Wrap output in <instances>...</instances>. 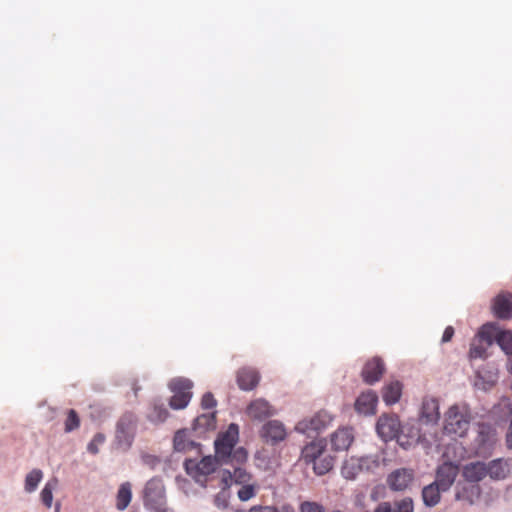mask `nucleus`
Wrapping results in <instances>:
<instances>
[{
  "mask_svg": "<svg viewBox=\"0 0 512 512\" xmlns=\"http://www.w3.org/2000/svg\"><path fill=\"white\" fill-rule=\"evenodd\" d=\"M239 439V429L236 424H230L228 429L219 434L215 440V458L221 464H242L247 460V452L240 447L234 449Z\"/></svg>",
  "mask_w": 512,
  "mask_h": 512,
  "instance_id": "1",
  "label": "nucleus"
},
{
  "mask_svg": "<svg viewBox=\"0 0 512 512\" xmlns=\"http://www.w3.org/2000/svg\"><path fill=\"white\" fill-rule=\"evenodd\" d=\"M471 415L466 405L454 404L445 413L444 432L456 437H464L470 426Z\"/></svg>",
  "mask_w": 512,
  "mask_h": 512,
  "instance_id": "2",
  "label": "nucleus"
},
{
  "mask_svg": "<svg viewBox=\"0 0 512 512\" xmlns=\"http://www.w3.org/2000/svg\"><path fill=\"white\" fill-rule=\"evenodd\" d=\"M168 388L173 393L169 406L174 410L184 409L192 398L193 382L185 377H175L169 381Z\"/></svg>",
  "mask_w": 512,
  "mask_h": 512,
  "instance_id": "3",
  "label": "nucleus"
},
{
  "mask_svg": "<svg viewBox=\"0 0 512 512\" xmlns=\"http://www.w3.org/2000/svg\"><path fill=\"white\" fill-rule=\"evenodd\" d=\"M221 463L212 456H205L201 460L186 459L184 468L189 476L197 483L205 485L208 475L214 473Z\"/></svg>",
  "mask_w": 512,
  "mask_h": 512,
  "instance_id": "4",
  "label": "nucleus"
},
{
  "mask_svg": "<svg viewBox=\"0 0 512 512\" xmlns=\"http://www.w3.org/2000/svg\"><path fill=\"white\" fill-rule=\"evenodd\" d=\"M143 503L149 510H157L166 505V492L163 480L153 477L145 484L143 489Z\"/></svg>",
  "mask_w": 512,
  "mask_h": 512,
  "instance_id": "5",
  "label": "nucleus"
},
{
  "mask_svg": "<svg viewBox=\"0 0 512 512\" xmlns=\"http://www.w3.org/2000/svg\"><path fill=\"white\" fill-rule=\"evenodd\" d=\"M135 421L132 415L122 416L116 428L117 446L122 450L130 448L134 438Z\"/></svg>",
  "mask_w": 512,
  "mask_h": 512,
  "instance_id": "6",
  "label": "nucleus"
},
{
  "mask_svg": "<svg viewBox=\"0 0 512 512\" xmlns=\"http://www.w3.org/2000/svg\"><path fill=\"white\" fill-rule=\"evenodd\" d=\"M376 429L379 436L385 441L392 440L394 438H397L398 441H400L399 433L401 430V424L397 415H382L377 421Z\"/></svg>",
  "mask_w": 512,
  "mask_h": 512,
  "instance_id": "7",
  "label": "nucleus"
},
{
  "mask_svg": "<svg viewBox=\"0 0 512 512\" xmlns=\"http://www.w3.org/2000/svg\"><path fill=\"white\" fill-rule=\"evenodd\" d=\"M477 448L476 455L486 457L491 455L494 444L496 443V432L489 425H479L478 435L476 438Z\"/></svg>",
  "mask_w": 512,
  "mask_h": 512,
  "instance_id": "8",
  "label": "nucleus"
},
{
  "mask_svg": "<svg viewBox=\"0 0 512 512\" xmlns=\"http://www.w3.org/2000/svg\"><path fill=\"white\" fill-rule=\"evenodd\" d=\"M260 436L266 443L276 445L286 439L287 431L282 422L270 420L262 426Z\"/></svg>",
  "mask_w": 512,
  "mask_h": 512,
  "instance_id": "9",
  "label": "nucleus"
},
{
  "mask_svg": "<svg viewBox=\"0 0 512 512\" xmlns=\"http://www.w3.org/2000/svg\"><path fill=\"white\" fill-rule=\"evenodd\" d=\"M332 421V416L326 411H319L309 419H304L296 425V430L302 433L310 431L319 432L326 428Z\"/></svg>",
  "mask_w": 512,
  "mask_h": 512,
  "instance_id": "10",
  "label": "nucleus"
},
{
  "mask_svg": "<svg viewBox=\"0 0 512 512\" xmlns=\"http://www.w3.org/2000/svg\"><path fill=\"white\" fill-rule=\"evenodd\" d=\"M486 465L487 475L495 481L506 479L512 470V460L509 458H497L489 461Z\"/></svg>",
  "mask_w": 512,
  "mask_h": 512,
  "instance_id": "11",
  "label": "nucleus"
},
{
  "mask_svg": "<svg viewBox=\"0 0 512 512\" xmlns=\"http://www.w3.org/2000/svg\"><path fill=\"white\" fill-rule=\"evenodd\" d=\"M459 472L457 465L451 462H444L437 469L435 483L440 486L442 491H447L455 481Z\"/></svg>",
  "mask_w": 512,
  "mask_h": 512,
  "instance_id": "12",
  "label": "nucleus"
},
{
  "mask_svg": "<svg viewBox=\"0 0 512 512\" xmlns=\"http://www.w3.org/2000/svg\"><path fill=\"white\" fill-rule=\"evenodd\" d=\"M384 362L379 357L368 360L361 372L363 381L369 385L378 382L384 374Z\"/></svg>",
  "mask_w": 512,
  "mask_h": 512,
  "instance_id": "13",
  "label": "nucleus"
},
{
  "mask_svg": "<svg viewBox=\"0 0 512 512\" xmlns=\"http://www.w3.org/2000/svg\"><path fill=\"white\" fill-rule=\"evenodd\" d=\"M247 415L257 421H263L275 414V409L265 399L259 398L252 401L246 409Z\"/></svg>",
  "mask_w": 512,
  "mask_h": 512,
  "instance_id": "14",
  "label": "nucleus"
},
{
  "mask_svg": "<svg viewBox=\"0 0 512 512\" xmlns=\"http://www.w3.org/2000/svg\"><path fill=\"white\" fill-rule=\"evenodd\" d=\"M482 489L479 484L466 482L458 484L456 487L455 498L458 501H464L469 505L475 504L481 497Z\"/></svg>",
  "mask_w": 512,
  "mask_h": 512,
  "instance_id": "15",
  "label": "nucleus"
},
{
  "mask_svg": "<svg viewBox=\"0 0 512 512\" xmlns=\"http://www.w3.org/2000/svg\"><path fill=\"white\" fill-rule=\"evenodd\" d=\"M462 476L466 482L478 484L487 475V465L482 461L470 462L464 465Z\"/></svg>",
  "mask_w": 512,
  "mask_h": 512,
  "instance_id": "16",
  "label": "nucleus"
},
{
  "mask_svg": "<svg viewBox=\"0 0 512 512\" xmlns=\"http://www.w3.org/2000/svg\"><path fill=\"white\" fill-rule=\"evenodd\" d=\"M378 396L376 392L367 390L361 393L355 401V410L364 415H371L375 413Z\"/></svg>",
  "mask_w": 512,
  "mask_h": 512,
  "instance_id": "17",
  "label": "nucleus"
},
{
  "mask_svg": "<svg viewBox=\"0 0 512 512\" xmlns=\"http://www.w3.org/2000/svg\"><path fill=\"white\" fill-rule=\"evenodd\" d=\"M493 312L499 319L512 318V294L500 293L493 301Z\"/></svg>",
  "mask_w": 512,
  "mask_h": 512,
  "instance_id": "18",
  "label": "nucleus"
},
{
  "mask_svg": "<svg viewBox=\"0 0 512 512\" xmlns=\"http://www.w3.org/2000/svg\"><path fill=\"white\" fill-rule=\"evenodd\" d=\"M421 420L427 424H436L440 418L439 402L433 397L423 399L421 406Z\"/></svg>",
  "mask_w": 512,
  "mask_h": 512,
  "instance_id": "19",
  "label": "nucleus"
},
{
  "mask_svg": "<svg viewBox=\"0 0 512 512\" xmlns=\"http://www.w3.org/2000/svg\"><path fill=\"white\" fill-rule=\"evenodd\" d=\"M414 477L411 469H398L389 475L388 483L393 490L401 491L406 489Z\"/></svg>",
  "mask_w": 512,
  "mask_h": 512,
  "instance_id": "20",
  "label": "nucleus"
},
{
  "mask_svg": "<svg viewBox=\"0 0 512 512\" xmlns=\"http://www.w3.org/2000/svg\"><path fill=\"white\" fill-rule=\"evenodd\" d=\"M252 475L241 467H235L233 472L225 470L222 473V484H225V488H229L231 483L234 482L238 485H244L252 482Z\"/></svg>",
  "mask_w": 512,
  "mask_h": 512,
  "instance_id": "21",
  "label": "nucleus"
},
{
  "mask_svg": "<svg viewBox=\"0 0 512 512\" xmlns=\"http://www.w3.org/2000/svg\"><path fill=\"white\" fill-rule=\"evenodd\" d=\"M260 375L253 368H242L237 372V384L241 390H253L259 383Z\"/></svg>",
  "mask_w": 512,
  "mask_h": 512,
  "instance_id": "22",
  "label": "nucleus"
},
{
  "mask_svg": "<svg viewBox=\"0 0 512 512\" xmlns=\"http://www.w3.org/2000/svg\"><path fill=\"white\" fill-rule=\"evenodd\" d=\"M326 448V443L322 439H318L312 441L307 444L301 452V459L306 464H312L316 459H318L324 453Z\"/></svg>",
  "mask_w": 512,
  "mask_h": 512,
  "instance_id": "23",
  "label": "nucleus"
},
{
  "mask_svg": "<svg viewBox=\"0 0 512 512\" xmlns=\"http://www.w3.org/2000/svg\"><path fill=\"white\" fill-rule=\"evenodd\" d=\"M354 436L349 428L338 429L331 436V445L335 451L347 450L353 442Z\"/></svg>",
  "mask_w": 512,
  "mask_h": 512,
  "instance_id": "24",
  "label": "nucleus"
},
{
  "mask_svg": "<svg viewBox=\"0 0 512 512\" xmlns=\"http://www.w3.org/2000/svg\"><path fill=\"white\" fill-rule=\"evenodd\" d=\"M367 461V458L356 457H351L345 460L341 469L343 477L349 480L355 479L362 471Z\"/></svg>",
  "mask_w": 512,
  "mask_h": 512,
  "instance_id": "25",
  "label": "nucleus"
},
{
  "mask_svg": "<svg viewBox=\"0 0 512 512\" xmlns=\"http://www.w3.org/2000/svg\"><path fill=\"white\" fill-rule=\"evenodd\" d=\"M402 394V384L398 380L390 381L382 388V398L387 405L395 404Z\"/></svg>",
  "mask_w": 512,
  "mask_h": 512,
  "instance_id": "26",
  "label": "nucleus"
},
{
  "mask_svg": "<svg viewBox=\"0 0 512 512\" xmlns=\"http://www.w3.org/2000/svg\"><path fill=\"white\" fill-rule=\"evenodd\" d=\"M374 512H414L413 501L411 498H404L395 502L393 506L388 502H382Z\"/></svg>",
  "mask_w": 512,
  "mask_h": 512,
  "instance_id": "27",
  "label": "nucleus"
},
{
  "mask_svg": "<svg viewBox=\"0 0 512 512\" xmlns=\"http://www.w3.org/2000/svg\"><path fill=\"white\" fill-rule=\"evenodd\" d=\"M500 332L496 324L486 323L480 328L477 336L480 341L486 343L487 346H491L494 341L497 342V337L500 335Z\"/></svg>",
  "mask_w": 512,
  "mask_h": 512,
  "instance_id": "28",
  "label": "nucleus"
},
{
  "mask_svg": "<svg viewBox=\"0 0 512 512\" xmlns=\"http://www.w3.org/2000/svg\"><path fill=\"white\" fill-rule=\"evenodd\" d=\"M173 444L175 451L178 452H187L198 446L188 438L186 430H179L175 433Z\"/></svg>",
  "mask_w": 512,
  "mask_h": 512,
  "instance_id": "29",
  "label": "nucleus"
},
{
  "mask_svg": "<svg viewBox=\"0 0 512 512\" xmlns=\"http://www.w3.org/2000/svg\"><path fill=\"white\" fill-rule=\"evenodd\" d=\"M442 489L435 482L424 487L422 490V498L427 506H435L440 501V492Z\"/></svg>",
  "mask_w": 512,
  "mask_h": 512,
  "instance_id": "30",
  "label": "nucleus"
},
{
  "mask_svg": "<svg viewBox=\"0 0 512 512\" xmlns=\"http://www.w3.org/2000/svg\"><path fill=\"white\" fill-rule=\"evenodd\" d=\"M132 492H131V484L129 482H125L121 484L119 490L117 492L116 497V507L118 510H125L131 502Z\"/></svg>",
  "mask_w": 512,
  "mask_h": 512,
  "instance_id": "31",
  "label": "nucleus"
},
{
  "mask_svg": "<svg viewBox=\"0 0 512 512\" xmlns=\"http://www.w3.org/2000/svg\"><path fill=\"white\" fill-rule=\"evenodd\" d=\"M497 344L509 356L508 370L512 373V332H500L497 337Z\"/></svg>",
  "mask_w": 512,
  "mask_h": 512,
  "instance_id": "32",
  "label": "nucleus"
},
{
  "mask_svg": "<svg viewBox=\"0 0 512 512\" xmlns=\"http://www.w3.org/2000/svg\"><path fill=\"white\" fill-rule=\"evenodd\" d=\"M216 427V413L208 412L199 415L194 421L195 429L213 430Z\"/></svg>",
  "mask_w": 512,
  "mask_h": 512,
  "instance_id": "33",
  "label": "nucleus"
},
{
  "mask_svg": "<svg viewBox=\"0 0 512 512\" xmlns=\"http://www.w3.org/2000/svg\"><path fill=\"white\" fill-rule=\"evenodd\" d=\"M57 486H58V479L52 478L45 484V486L43 487V489L40 493L41 501L45 505V507L48 509L51 508V506H52L53 491L57 488Z\"/></svg>",
  "mask_w": 512,
  "mask_h": 512,
  "instance_id": "34",
  "label": "nucleus"
},
{
  "mask_svg": "<svg viewBox=\"0 0 512 512\" xmlns=\"http://www.w3.org/2000/svg\"><path fill=\"white\" fill-rule=\"evenodd\" d=\"M313 470L317 475L328 473L333 467V458L331 456L319 457L313 463Z\"/></svg>",
  "mask_w": 512,
  "mask_h": 512,
  "instance_id": "35",
  "label": "nucleus"
},
{
  "mask_svg": "<svg viewBox=\"0 0 512 512\" xmlns=\"http://www.w3.org/2000/svg\"><path fill=\"white\" fill-rule=\"evenodd\" d=\"M42 478V471L40 469H33L26 475L25 490L29 493L35 491Z\"/></svg>",
  "mask_w": 512,
  "mask_h": 512,
  "instance_id": "36",
  "label": "nucleus"
},
{
  "mask_svg": "<svg viewBox=\"0 0 512 512\" xmlns=\"http://www.w3.org/2000/svg\"><path fill=\"white\" fill-rule=\"evenodd\" d=\"M169 415L168 410L163 404L154 403L151 411L148 414V418L152 422L160 423L164 422Z\"/></svg>",
  "mask_w": 512,
  "mask_h": 512,
  "instance_id": "37",
  "label": "nucleus"
},
{
  "mask_svg": "<svg viewBox=\"0 0 512 512\" xmlns=\"http://www.w3.org/2000/svg\"><path fill=\"white\" fill-rule=\"evenodd\" d=\"M80 418L78 413L74 409H69L66 413V419L64 422V430L66 433L72 432L79 428Z\"/></svg>",
  "mask_w": 512,
  "mask_h": 512,
  "instance_id": "38",
  "label": "nucleus"
},
{
  "mask_svg": "<svg viewBox=\"0 0 512 512\" xmlns=\"http://www.w3.org/2000/svg\"><path fill=\"white\" fill-rule=\"evenodd\" d=\"M257 485L253 482L241 485V488L238 490V498L241 501H248L256 495Z\"/></svg>",
  "mask_w": 512,
  "mask_h": 512,
  "instance_id": "39",
  "label": "nucleus"
},
{
  "mask_svg": "<svg viewBox=\"0 0 512 512\" xmlns=\"http://www.w3.org/2000/svg\"><path fill=\"white\" fill-rule=\"evenodd\" d=\"M478 339V342H473L470 346L469 356L472 359L484 358L486 356V350L489 346L486 343H482Z\"/></svg>",
  "mask_w": 512,
  "mask_h": 512,
  "instance_id": "40",
  "label": "nucleus"
},
{
  "mask_svg": "<svg viewBox=\"0 0 512 512\" xmlns=\"http://www.w3.org/2000/svg\"><path fill=\"white\" fill-rule=\"evenodd\" d=\"M222 485V490L214 498V504L219 509H225L229 504V492L227 491L228 488H225V484Z\"/></svg>",
  "mask_w": 512,
  "mask_h": 512,
  "instance_id": "41",
  "label": "nucleus"
},
{
  "mask_svg": "<svg viewBox=\"0 0 512 512\" xmlns=\"http://www.w3.org/2000/svg\"><path fill=\"white\" fill-rule=\"evenodd\" d=\"M300 512H326L324 507L313 501H304L300 504Z\"/></svg>",
  "mask_w": 512,
  "mask_h": 512,
  "instance_id": "42",
  "label": "nucleus"
},
{
  "mask_svg": "<svg viewBox=\"0 0 512 512\" xmlns=\"http://www.w3.org/2000/svg\"><path fill=\"white\" fill-rule=\"evenodd\" d=\"M105 441V436L101 433H97L94 435L93 439L87 446V450L91 454H97L99 452V445L103 444Z\"/></svg>",
  "mask_w": 512,
  "mask_h": 512,
  "instance_id": "43",
  "label": "nucleus"
},
{
  "mask_svg": "<svg viewBox=\"0 0 512 512\" xmlns=\"http://www.w3.org/2000/svg\"><path fill=\"white\" fill-rule=\"evenodd\" d=\"M217 404V401L215 400L212 393L207 392L202 396L201 399V407L203 409L209 410L213 409Z\"/></svg>",
  "mask_w": 512,
  "mask_h": 512,
  "instance_id": "44",
  "label": "nucleus"
},
{
  "mask_svg": "<svg viewBox=\"0 0 512 512\" xmlns=\"http://www.w3.org/2000/svg\"><path fill=\"white\" fill-rule=\"evenodd\" d=\"M454 335V328L452 326H448L445 328L443 336H442V342L446 343L449 342Z\"/></svg>",
  "mask_w": 512,
  "mask_h": 512,
  "instance_id": "45",
  "label": "nucleus"
},
{
  "mask_svg": "<svg viewBox=\"0 0 512 512\" xmlns=\"http://www.w3.org/2000/svg\"><path fill=\"white\" fill-rule=\"evenodd\" d=\"M506 445L509 449H512V420L510 421L508 431L506 434Z\"/></svg>",
  "mask_w": 512,
  "mask_h": 512,
  "instance_id": "46",
  "label": "nucleus"
},
{
  "mask_svg": "<svg viewBox=\"0 0 512 512\" xmlns=\"http://www.w3.org/2000/svg\"><path fill=\"white\" fill-rule=\"evenodd\" d=\"M154 512H173L171 509L167 508L166 505L161 507L160 509L154 510Z\"/></svg>",
  "mask_w": 512,
  "mask_h": 512,
  "instance_id": "47",
  "label": "nucleus"
},
{
  "mask_svg": "<svg viewBox=\"0 0 512 512\" xmlns=\"http://www.w3.org/2000/svg\"><path fill=\"white\" fill-rule=\"evenodd\" d=\"M282 512H294V510L291 506L286 505L282 507Z\"/></svg>",
  "mask_w": 512,
  "mask_h": 512,
  "instance_id": "48",
  "label": "nucleus"
},
{
  "mask_svg": "<svg viewBox=\"0 0 512 512\" xmlns=\"http://www.w3.org/2000/svg\"><path fill=\"white\" fill-rule=\"evenodd\" d=\"M60 511V504H57L56 505V511L55 512H59Z\"/></svg>",
  "mask_w": 512,
  "mask_h": 512,
  "instance_id": "49",
  "label": "nucleus"
}]
</instances>
